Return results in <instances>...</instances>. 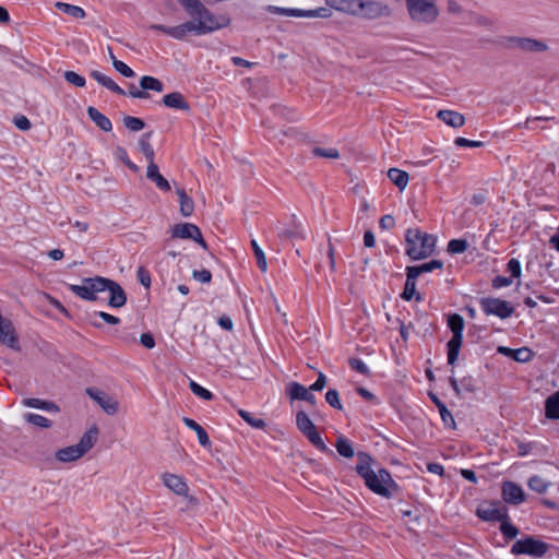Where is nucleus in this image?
Listing matches in <instances>:
<instances>
[{
  "mask_svg": "<svg viewBox=\"0 0 559 559\" xmlns=\"http://www.w3.org/2000/svg\"><path fill=\"white\" fill-rule=\"evenodd\" d=\"M510 357L519 362H526L532 358V352L527 347L510 350Z\"/></svg>",
  "mask_w": 559,
  "mask_h": 559,
  "instance_id": "nucleus-52",
  "label": "nucleus"
},
{
  "mask_svg": "<svg viewBox=\"0 0 559 559\" xmlns=\"http://www.w3.org/2000/svg\"><path fill=\"white\" fill-rule=\"evenodd\" d=\"M550 485H551V483L545 480L539 475H533L532 477H530V479L527 481L528 488L538 493L546 492Z\"/></svg>",
  "mask_w": 559,
  "mask_h": 559,
  "instance_id": "nucleus-43",
  "label": "nucleus"
},
{
  "mask_svg": "<svg viewBox=\"0 0 559 559\" xmlns=\"http://www.w3.org/2000/svg\"><path fill=\"white\" fill-rule=\"evenodd\" d=\"M251 247H252V250H253L255 259H257L258 267L262 272H265L267 269V263H266V258H265L263 250L260 248V246L258 245V242L255 240H251Z\"/></svg>",
  "mask_w": 559,
  "mask_h": 559,
  "instance_id": "nucleus-48",
  "label": "nucleus"
},
{
  "mask_svg": "<svg viewBox=\"0 0 559 559\" xmlns=\"http://www.w3.org/2000/svg\"><path fill=\"white\" fill-rule=\"evenodd\" d=\"M87 395L94 400L108 415H115L119 409L118 402L107 393L94 388L86 389Z\"/></svg>",
  "mask_w": 559,
  "mask_h": 559,
  "instance_id": "nucleus-16",
  "label": "nucleus"
},
{
  "mask_svg": "<svg viewBox=\"0 0 559 559\" xmlns=\"http://www.w3.org/2000/svg\"><path fill=\"white\" fill-rule=\"evenodd\" d=\"M88 118L103 131L109 132L112 129V123L105 115L93 106L87 107Z\"/></svg>",
  "mask_w": 559,
  "mask_h": 559,
  "instance_id": "nucleus-28",
  "label": "nucleus"
},
{
  "mask_svg": "<svg viewBox=\"0 0 559 559\" xmlns=\"http://www.w3.org/2000/svg\"><path fill=\"white\" fill-rule=\"evenodd\" d=\"M443 267V263L440 260H431L427 263H423L420 265L415 266H407L406 269L409 270L414 275L417 277L427 272H432L433 270H441Z\"/></svg>",
  "mask_w": 559,
  "mask_h": 559,
  "instance_id": "nucleus-35",
  "label": "nucleus"
},
{
  "mask_svg": "<svg viewBox=\"0 0 559 559\" xmlns=\"http://www.w3.org/2000/svg\"><path fill=\"white\" fill-rule=\"evenodd\" d=\"M162 104L168 108L179 109L183 111L190 110V105L183 97V95L179 92H173L170 94L165 95L162 98Z\"/></svg>",
  "mask_w": 559,
  "mask_h": 559,
  "instance_id": "nucleus-22",
  "label": "nucleus"
},
{
  "mask_svg": "<svg viewBox=\"0 0 559 559\" xmlns=\"http://www.w3.org/2000/svg\"><path fill=\"white\" fill-rule=\"evenodd\" d=\"M358 463L356 465L357 474L365 480V485L374 493L390 498L392 490L397 489L396 483L392 479L391 474L385 469L378 467L374 460L365 452L357 453Z\"/></svg>",
  "mask_w": 559,
  "mask_h": 559,
  "instance_id": "nucleus-1",
  "label": "nucleus"
},
{
  "mask_svg": "<svg viewBox=\"0 0 559 559\" xmlns=\"http://www.w3.org/2000/svg\"><path fill=\"white\" fill-rule=\"evenodd\" d=\"M359 0H324L325 5L333 10L356 16Z\"/></svg>",
  "mask_w": 559,
  "mask_h": 559,
  "instance_id": "nucleus-21",
  "label": "nucleus"
},
{
  "mask_svg": "<svg viewBox=\"0 0 559 559\" xmlns=\"http://www.w3.org/2000/svg\"><path fill=\"white\" fill-rule=\"evenodd\" d=\"M476 514L479 519L487 522H502L503 520H508L509 515L508 508L500 501L481 503L477 508Z\"/></svg>",
  "mask_w": 559,
  "mask_h": 559,
  "instance_id": "nucleus-13",
  "label": "nucleus"
},
{
  "mask_svg": "<svg viewBox=\"0 0 559 559\" xmlns=\"http://www.w3.org/2000/svg\"><path fill=\"white\" fill-rule=\"evenodd\" d=\"M447 323L452 332V337L447 343L448 364L453 366L459 358L460 349L463 344L465 322L461 314L452 313L448 316Z\"/></svg>",
  "mask_w": 559,
  "mask_h": 559,
  "instance_id": "nucleus-6",
  "label": "nucleus"
},
{
  "mask_svg": "<svg viewBox=\"0 0 559 559\" xmlns=\"http://www.w3.org/2000/svg\"><path fill=\"white\" fill-rule=\"evenodd\" d=\"M0 342L14 350H20V344L10 320L0 321Z\"/></svg>",
  "mask_w": 559,
  "mask_h": 559,
  "instance_id": "nucleus-18",
  "label": "nucleus"
},
{
  "mask_svg": "<svg viewBox=\"0 0 559 559\" xmlns=\"http://www.w3.org/2000/svg\"><path fill=\"white\" fill-rule=\"evenodd\" d=\"M388 177L400 190H404L406 188L409 179L406 171L397 168H390L388 170Z\"/></svg>",
  "mask_w": 559,
  "mask_h": 559,
  "instance_id": "nucleus-34",
  "label": "nucleus"
},
{
  "mask_svg": "<svg viewBox=\"0 0 559 559\" xmlns=\"http://www.w3.org/2000/svg\"><path fill=\"white\" fill-rule=\"evenodd\" d=\"M429 397L437 406L443 424L448 427L455 428V420L451 412L447 408L445 404L432 392H429Z\"/></svg>",
  "mask_w": 559,
  "mask_h": 559,
  "instance_id": "nucleus-27",
  "label": "nucleus"
},
{
  "mask_svg": "<svg viewBox=\"0 0 559 559\" xmlns=\"http://www.w3.org/2000/svg\"><path fill=\"white\" fill-rule=\"evenodd\" d=\"M103 285L105 290L110 294L108 306L111 308H121L127 304V294L123 288L115 281L104 277Z\"/></svg>",
  "mask_w": 559,
  "mask_h": 559,
  "instance_id": "nucleus-15",
  "label": "nucleus"
},
{
  "mask_svg": "<svg viewBox=\"0 0 559 559\" xmlns=\"http://www.w3.org/2000/svg\"><path fill=\"white\" fill-rule=\"evenodd\" d=\"M64 79L68 83L72 84L76 87H84L86 84L85 79L74 71H66Z\"/></svg>",
  "mask_w": 559,
  "mask_h": 559,
  "instance_id": "nucleus-55",
  "label": "nucleus"
},
{
  "mask_svg": "<svg viewBox=\"0 0 559 559\" xmlns=\"http://www.w3.org/2000/svg\"><path fill=\"white\" fill-rule=\"evenodd\" d=\"M312 154L316 157L329 158V159H337L340 157L338 151L334 147L324 148V147L316 146L312 150Z\"/></svg>",
  "mask_w": 559,
  "mask_h": 559,
  "instance_id": "nucleus-50",
  "label": "nucleus"
},
{
  "mask_svg": "<svg viewBox=\"0 0 559 559\" xmlns=\"http://www.w3.org/2000/svg\"><path fill=\"white\" fill-rule=\"evenodd\" d=\"M55 7L64 12L66 14H69L75 19H84L85 17V11L78 5L69 4L66 2H56Z\"/></svg>",
  "mask_w": 559,
  "mask_h": 559,
  "instance_id": "nucleus-42",
  "label": "nucleus"
},
{
  "mask_svg": "<svg viewBox=\"0 0 559 559\" xmlns=\"http://www.w3.org/2000/svg\"><path fill=\"white\" fill-rule=\"evenodd\" d=\"M103 278L104 277L100 276L87 277L83 280L82 285H70L69 288L78 297L84 300L95 301L97 300L96 294L105 290Z\"/></svg>",
  "mask_w": 559,
  "mask_h": 559,
  "instance_id": "nucleus-11",
  "label": "nucleus"
},
{
  "mask_svg": "<svg viewBox=\"0 0 559 559\" xmlns=\"http://www.w3.org/2000/svg\"><path fill=\"white\" fill-rule=\"evenodd\" d=\"M405 7L411 20L417 24H432L439 16L436 0H405Z\"/></svg>",
  "mask_w": 559,
  "mask_h": 559,
  "instance_id": "nucleus-5",
  "label": "nucleus"
},
{
  "mask_svg": "<svg viewBox=\"0 0 559 559\" xmlns=\"http://www.w3.org/2000/svg\"><path fill=\"white\" fill-rule=\"evenodd\" d=\"M335 448L340 455L352 459L355 455V451L352 442L344 436H338L335 442Z\"/></svg>",
  "mask_w": 559,
  "mask_h": 559,
  "instance_id": "nucleus-38",
  "label": "nucleus"
},
{
  "mask_svg": "<svg viewBox=\"0 0 559 559\" xmlns=\"http://www.w3.org/2000/svg\"><path fill=\"white\" fill-rule=\"evenodd\" d=\"M140 87L144 91V92H147V91H154V92H157V93H162L164 91V84L160 80L154 78V76H150V75H144L141 78L140 80Z\"/></svg>",
  "mask_w": 559,
  "mask_h": 559,
  "instance_id": "nucleus-36",
  "label": "nucleus"
},
{
  "mask_svg": "<svg viewBox=\"0 0 559 559\" xmlns=\"http://www.w3.org/2000/svg\"><path fill=\"white\" fill-rule=\"evenodd\" d=\"M173 238L192 239L200 243L204 249H207L206 242L203 239L200 228L191 223L176 224L171 229Z\"/></svg>",
  "mask_w": 559,
  "mask_h": 559,
  "instance_id": "nucleus-14",
  "label": "nucleus"
},
{
  "mask_svg": "<svg viewBox=\"0 0 559 559\" xmlns=\"http://www.w3.org/2000/svg\"><path fill=\"white\" fill-rule=\"evenodd\" d=\"M516 444H518V454L520 456H526L536 447L535 442H522L519 440L516 441Z\"/></svg>",
  "mask_w": 559,
  "mask_h": 559,
  "instance_id": "nucleus-61",
  "label": "nucleus"
},
{
  "mask_svg": "<svg viewBox=\"0 0 559 559\" xmlns=\"http://www.w3.org/2000/svg\"><path fill=\"white\" fill-rule=\"evenodd\" d=\"M278 237L282 240H293V239H305L306 231L302 228L300 223H294L293 228H284L278 233Z\"/></svg>",
  "mask_w": 559,
  "mask_h": 559,
  "instance_id": "nucleus-32",
  "label": "nucleus"
},
{
  "mask_svg": "<svg viewBox=\"0 0 559 559\" xmlns=\"http://www.w3.org/2000/svg\"><path fill=\"white\" fill-rule=\"evenodd\" d=\"M550 546L534 536H526L522 539L516 540L511 547V554L514 556L528 555L534 558L543 557Z\"/></svg>",
  "mask_w": 559,
  "mask_h": 559,
  "instance_id": "nucleus-7",
  "label": "nucleus"
},
{
  "mask_svg": "<svg viewBox=\"0 0 559 559\" xmlns=\"http://www.w3.org/2000/svg\"><path fill=\"white\" fill-rule=\"evenodd\" d=\"M189 388L197 396H199L202 400L211 401L214 397L212 392H210L209 390L201 386L199 383L194 381H190Z\"/></svg>",
  "mask_w": 559,
  "mask_h": 559,
  "instance_id": "nucleus-51",
  "label": "nucleus"
},
{
  "mask_svg": "<svg viewBox=\"0 0 559 559\" xmlns=\"http://www.w3.org/2000/svg\"><path fill=\"white\" fill-rule=\"evenodd\" d=\"M238 414L246 423H248L253 428L263 429L266 426L263 419L252 416L247 411L240 409Z\"/></svg>",
  "mask_w": 559,
  "mask_h": 559,
  "instance_id": "nucleus-49",
  "label": "nucleus"
},
{
  "mask_svg": "<svg viewBox=\"0 0 559 559\" xmlns=\"http://www.w3.org/2000/svg\"><path fill=\"white\" fill-rule=\"evenodd\" d=\"M308 391L310 390L298 382H290L287 386V394L290 397V400L302 401Z\"/></svg>",
  "mask_w": 559,
  "mask_h": 559,
  "instance_id": "nucleus-44",
  "label": "nucleus"
},
{
  "mask_svg": "<svg viewBox=\"0 0 559 559\" xmlns=\"http://www.w3.org/2000/svg\"><path fill=\"white\" fill-rule=\"evenodd\" d=\"M502 498L507 503L519 506L525 500L523 489L513 481H504L502 484Z\"/></svg>",
  "mask_w": 559,
  "mask_h": 559,
  "instance_id": "nucleus-17",
  "label": "nucleus"
},
{
  "mask_svg": "<svg viewBox=\"0 0 559 559\" xmlns=\"http://www.w3.org/2000/svg\"><path fill=\"white\" fill-rule=\"evenodd\" d=\"M123 124L127 129L134 132L140 131L145 127V123L141 118L132 116H126L123 118Z\"/></svg>",
  "mask_w": 559,
  "mask_h": 559,
  "instance_id": "nucleus-53",
  "label": "nucleus"
},
{
  "mask_svg": "<svg viewBox=\"0 0 559 559\" xmlns=\"http://www.w3.org/2000/svg\"><path fill=\"white\" fill-rule=\"evenodd\" d=\"M114 68L126 78H133L135 75L134 71L120 60H114Z\"/></svg>",
  "mask_w": 559,
  "mask_h": 559,
  "instance_id": "nucleus-58",
  "label": "nucleus"
},
{
  "mask_svg": "<svg viewBox=\"0 0 559 559\" xmlns=\"http://www.w3.org/2000/svg\"><path fill=\"white\" fill-rule=\"evenodd\" d=\"M326 403L335 409H342V403L340 401L338 392L334 389H329L325 393Z\"/></svg>",
  "mask_w": 559,
  "mask_h": 559,
  "instance_id": "nucleus-56",
  "label": "nucleus"
},
{
  "mask_svg": "<svg viewBox=\"0 0 559 559\" xmlns=\"http://www.w3.org/2000/svg\"><path fill=\"white\" fill-rule=\"evenodd\" d=\"M348 365L349 367L357 371L358 373L360 374H364V376H369L370 374V370L369 368L367 367V365L359 358H349L348 360Z\"/></svg>",
  "mask_w": 559,
  "mask_h": 559,
  "instance_id": "nucleus-57",
  "label": "nucleus"
},
{
  "mask_svg": "<svg viewBox=\"0 0 559 559\" xmlns=\"http://www.w3.org/2000/svg\"><path fill=\"white\" fill-rule=\"evenodd\" d=\"M438 119L444 122L447 126L452 128H461L465 123V118L462 114L454 111L442 109L437 114Z\"/></svg>",
  "mask_w": 559,
  "mask_h": 559,
  "instance_id": "nucleus-25",
  "label": "nucleus"
},
{
  "mask_svg": "<svg viewBox=\"0 0 559 559\" xmlns=\"http://www.w3.org/2000/svg\"><path fill=\"white\" fill-rule=\"evenodd\" d=\"M416 280L417 276L414 275L409 270L406 269V282L404 286V290L401 297L404 300L409 301L416 294Z\"/></svg>",
  "mask_w": 559,
  "mask_h": 559,
  "instance_id": "nucleus-37",
  "label": "nucleus"
},
{
  "mask_svg": "<svg viewBox=\"0 0 559 559\" xmlns=\"http://www.w3.org/2000/svg\"><path fill=\"white\" fill-rule=\"evenodd\" d=\"M312 445L322 452L333 454V451L326 447L320 433L317 431V427L304 435Z\"/></svg>",
  "mask_w": 559,
  "mask_h": 559,
  "instance_id": "nucleus-40",
  "label": "nucleus"
},
{
  "mask_svg": "<svg viewBox=\"0 0 559 559\" xmlns=\"http://www.w3.org/2000/svg\"><path fill=\"white\" fill-rule=\"evenodd\" d=\"M467 246L465 239H452L448 243V251L452 254L462 253L467 249Z\"/></svg>",
  "mask_w": 559,
  "mask_h": 559,
  "instance_id": "nucleus-54",
  "label": "nucleus"
},
{
  "mask_svg": "<svg viewBox=\"0 0 559 559\" xmlns=\"http://www.w3.org/2000/svg\"><path fill=\"white\" fill-rule=\"evenodd\" d=\"M266 10L270 13L284 15V16L329 19L332 16L333 9L328 5L318 8L314 10L289 9V8L269 5Z\"/></svg>",
  "mask_w": 559,
  "mask_h": 559,
  "instance_id": "nucleus-9",
  "label": "nucleus"
},
{
  "mask_svg": "<svg viewBox=\"0 0 559 559\" xmlns=\"http://www.w3.org/2000/svg\"><path fill=\"white\" fill-rule=\"evenodd\" d=\"M136 276H138L139 282L145 288H150V286H151V274H150V272L144 266H140L138 269Z\"/></svg>",
  "mask_w": 559,
  "mask_h": 559,
  "instance_id": "nucleus-59",
  "label": "nucleus"
},
{
  "mask_svg": "<svg viewBox=\"0 0 559 559\" xmlns=\"http://www.w3.org/2000/svg\"><path fill=\"white\" fill-rule=\"evenodd\" d=\"M475 23L478 26L486 27L488 29H491L495 25L493 20L483 14H475Z\"/></svg>",
  "mask_w": 559,
  "mask_h": 559,
  "instance_id": "nucleus-64",
  "label": "nucleus"
},
{
  "mask_svg": "<svg viewBox=\"0 0 559 559\" xmlns=\"http://www.w3.org/2000/svg\"><path fill=\"white\" fill-rule=\"evenodd\" d=\"M296 425L297 428L305 435L307 431L312 430L316 428L312 420L309 418V416L304 412L299 411L296 415Z\"/></svg>",
  "mask_w": 559,
  "mask_h": 559,
  "instance_id": "nucleus-45",
  "label": "nucleus"
},
{
  "mask_svg": "<svg viewBox=\"0 0 559 559\" xmlns=\"http://www.w3.org/2000/svg\"><path fill=\"white\" fill-rule=\"evenodd\" d=\"M545 414L550 419H559V391L547 397Z\"/></svg>",
  "mask_w": 559,
  "mask_h": 559,
  "instance_id": "nucleus-33",
  "label": "nucleus"
},
{
  "mask_svg": "<svg viewBox=\"0 0 559 559\" xmlns=\"http://www.w3.org/2000/svg\"><path fill=\"white\" fill-rule=\"evenodd\" d=\"M152 134H153V131L143 133L139 140V147L141 150L142 154L144 155V157L147 159L148 165L155 164L154 163V157H155L154 148L150 143V138L152 136Z\"/></svg>",
  "mask_w": 559,
  "mask_h": 559,
  "instance_id": "nucleus-31",
  "label": "nucleus"
},
{
  "mask_svg": "<svg viewBox=\"0 0 559 559\" xmlns=\"http://www.w3.org/2000/svg\"><path fill=\"white\" fill-rule=\"evenodd\" d=\"M504 47L518 49L523 52H544L548 49L546 43L531 37L508 36L503 41Z\"/></svg>",
  "mask_w": 559,
  "mask_h": 559,
  "instance_id": "nucleus-12",
  "label": "nucleus"
},
{
  "mask_svg": "<svg viewBox=\"0 0 559 559\" xmlns=\"http://www.w3.org/2000/svg\"><path fill=\"white\" fill-rule=\"evenodd\" d=\"M96 82H98L104 87L108 88L112 93L117 95L124 96L126 91L121 88L111 78L105 75L98 70H93L90 74Z\"/></svg>",
  "mask_w": 559,
  "mask_h": 559,
  "instance_id": "nucleus-26",
  "label": "nucleus"
},
{
  "mask_svg": "<svg viewBox=\"0 0 559 559\" xmlns=\"http://www.w3.org/2000/svg\"><path fill=\"white\" fill-rule=\"evenodd\" d=\"M193 26L194 25L192 23H182L177 26H165L162 24H153L150 26V28L163 32L164 34H166L175 39L181 40V39L186 38V36L188 34H191L189 32V29H193L192 28Z\"/></svg>",
  "mask_w": 559,
  "mask_h": 559,
  "instance_id": "nucleus-19",
  "label": "nucleus"
},
{
  "mask_svg": "<svg viewBox=\"0 0 559 559\" xmlns=\"http://www.w3.org/2000/svg\"><path fill=\"white\" fill-rule=\"evenodd\" d=\"M13 121L15 127L22 131H27L32 127L28 118L23 115L16 116Z\"/></svg>",
  "mask_w": 559,
  "mask_h": 559,
  "instance_id": "nucleus-63",
  "label": "nucleus"
},
{
  "mask_svg": "<svg viewBox=\"0 0 559 559\" xmlns=\"http://www.w3.org/2000/svg\"><path fill=\"white\" fill-rule=\"evenodd\" d=\"M146 178L154 182L160 191L168 192L171 189L170 183L159 173L158 166L156 164L147 165Z\"/></svg>",
  "mask_w": 559,
  "mask_h": 559,
  "instance_id": "nucleus-23",
  "label": "nucleus"
},
{
  "mask_svg": "<svg viewBox=\"0 0 559 559\" xmlns=\"http://www.w3.org/2000/svg\"><path fill=\"white\" fill-rule=\"evenodd\" d=\"M187 14L191 17L186 23H192L193 29H189L194 35H205L221 29L228 24V20L219 21L200 0H177Z\"/></svg>",
  "mask_w": 559,
  "mask_h": 559,
  "instance_id": "nucleus-2",
  "label": "nucleus"
},
{
  "mask_svg": "<svg viewBox=\"0 0 559 559\" xmlns=\"http://www.w3.org/2000/svg\"><path fill=\"white\" fill-rule=\"evenodd\" d=\"M312 445L322 452L333 454V451L326 447L320 433L317 431V427L304 435Z\"/></svg>",
  "mask_w": 559,
  "mask_h": 559,
  "instance_id": "nucleus-39",
  "label": "nucleus"
},
{
  "mask_svg": "<svg viewBox=\"0 0 559 559\" xmlns=\"http://www.w3.org/2000/svg\"><path fill=\"white\" fill-rule=\"evenodd\" d=\"M507 270L510 272L511 277L521 276V264L518 259L512 258L507 264Z\"/></svg>",
  "mask_w": 559,
  "mask_h": 559,
  "instance_id": "nucleus-60",
  "label": "nucleus"
},
{
  "mask_svg": "<svg viewBox=\"0 0 559 559\" xmlns=\"http://www.w3.org/2000/svg\"><path fill=\"white\" fill-rule=\"evenodd\" d=\"M25 420L34 426L40 427V428H50L52 426V421L41 415L34 414V413H27L24 415Z\"/></svg>",
  "mask_w": 559,
  "mask_h": 559,
  "instance_id": "nucleus-46",
  "label": "nucleus"
},
{
  "mask_svg": "<svg viewBox=\"0 0 559 559\" xmlns=\"http://www.w3.org/2000/svg\"><path fill=\"white\" fill-rule=\"evenodd\" d=\"M479 306L486 316H496L500 319L510 318L514 312V308L509 301L493 297L480 298Z\"/></svg>",
  "mask_w": 559,
  "mask_h": 559,
  "instance_id": "nucleus-10",
  "label": "nucleus"
},
{
  "mask_svg": "<svg viewBox=\"0 0 559 559\" xmlns=\"http://www.w3.org/2000/svg\"><path fill=\"white\" fill-rule=\"evenodd\" d=\"M182 421L188 428L195 431L199 442L202 447L206 448L211 445L209 435L202 426H200L195 420L189 417H183Z\"/></svg>",
  "mask_w": 559,
  "mask_h": 559,
  "instance_id": "nucleus-30",
  "label": "nucleus"
},
{
  "mask_svg": "<svg viewBox=\"0 0 559 559\" xmlns=\"http://www.w3.org/2000/svg\"><path fill=\"white\" fill-rule=\"evenodd\" d=\"M500 532L503 537L508 540L514 539L519 535V530L515 525L510 522V516L508 515V520H503L500 522Z\"/></svg>",
  "mask_w": 559,
  "mask_h": 559,
  "instance_id": "nucleus-47",
  "label": "nucleus"
},
{
  "mask_svg": "<svg viewBox=\"0 0 559 559\" xmlns=\"http://www.w3.org/2000/svg\"><path fill=\"white\" fill-rule=\"evenodd\" d=\"M164 485L179 496H187L188 485L178 475L166 473L163 475Z\"/></svg>",
  "mask_w": 559,
  "mask_h": 559,
  "instance_id": "nucleus-20",
  "label": "nucleus"
},
{
  "mask_svg": "<svg viewBox=\"0 0 559 559\" xmlns=\"http://www.w3.org/2000/svg\"><path fill=\"white\" fill-rule=\"evenodd\" d=\"M176 193L178 194L179 198V210L181 215L185 217L191 216L194 211L193 200L187 194V192L182 188H177Z\"/></svg>",
  "mask_w": 559,
  "mask_h": 559,
  "instance_id": "nucleus-29",
  "label": "nucleus"
},
{
  "mask_svg": "<svg viewBox=\"0 0 559 559\" xmlns=\"http://www.w3.org/2000/svg\"><path fill=\"white\" fill-rule=\"evenodd\" d=\"M192 276L195 281H199L201 283H210L211 280H212V274L209 270H201V271H198V270H194L192 272Z\"/></svg>",
  "mask_w": 559,
  "mask_h": 559,
  "instance_id": "nucleus-62",
  "label": "nucleus"
},
{
  "mask_svg": "<svg viewBox=\"0 0 559 559\" xmlns=\"http://www.w3.org/2000/svg\"><path fill=\"white\" fill-rule=\"evenodd\" d=\"M405 252L412 260H423L430 257L435 249L437 238L418 228H409L405 234Z\"/></svg>",
  "mask_w": 559,
  "mask_h": 559,
  "instance_id": "nucleus-3",
  "label": "nucleus"
},
{
  "mask_svg": "<svg viewBox=\"0 0 559 559\" xmlns=\"http://www.w3.org/2000/svg\"><path fill=\"white\" fill-rule=\"evenodd\" d=\"M98 429L96 426L91 427L80 439L78 444L70 445L58 450L55 454L56 460L62 463H70L81 459L87 453L97 441Z\"/></svg>",
  "mask_w": 559,
  "mask_h": 559,
  "instance_id": "nucleus-4",
  "label": "nucleus"
},
{
  "mask_svg": "<svg viewBox=\"0 0 559 559\" xmlns=\"http://www.w3.org/2000/svg\"><path fill=\"white\" fill-rule=\"evenodd\" d=\"M22 405L25 407L43 409L49 413H59L60 407L52 401H46L36 397H26L22 400Z\"/></svg>",
  "mask_w": 559,
  "mask_h": 559,
  "instance_id": "nucleus-24",
  "label": "nucleus"
},
{
  "mask_svg": "<svg viewBox=\"0 0 559 559\" xmlns=\"http://www.w3.org/2000/svg\"><path fill=\"white\" fill-rule=\"evenodd\" d=\"M392 14L391 8L377 0H359L357 8L358 17L366 20H377L381 17H389Z\"/></svg>",
  "mask_w": 559,
  "mask_h": 559,
  "instance_id": "nucleus-8",
  "label": "nucleus"
},
{
  "mask_svg": "<svg viewBox=\"0 0 559 559\" xmlns=\"http://www.w3.org/2000/svg\"><path fill=\"white\" fill-rule=\"evenodd\" d=\"M312 445L322 452L333 454V451L326 447L320 433L317 431V427L304 435Z\"/></svg>",
  "mask_w": 559,
  "mask_h": 559,
  "instance_id": "nucleus-41",
  "label": "nucleus"
}]
</instances>
